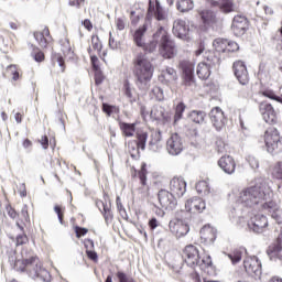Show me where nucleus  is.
Segmentation results:
<instances>
[{
    "instance_id": "1",
    "label": "nucleus",
    "mask_w": 282,
    "mask_h": 282,
    "mask_svg": "<svg viewBox=\"0 0 282 282\" xmlns=\"http://www.w3.org/2000/svg\"><path fill=\"white\" fill-rule=\"evenodd\" d=\"M159 43V54L162 58H175L177 56V46L175 45V41H173L169 36V32L164 30V28H159L156 32L153 34V41L148 45L143 46L145 52H155Z\"/></svg>"
},
{
    "instance_id": "2",
    "label": "nucleus",
    "mask_w": 282,
    "mask_h": 282,
    "mask_svg": "<svg viewBox=\"0 0 282 282\" xmlns=\"http://www.w3.org/2000/svg\"><path fill=\"white\" fill-rule=\"evenodd\" d=\"M272 195L273 193L270 186L265 184L256 185L240 192L237 203L246 206L247 208H252V206H257L259 204L263 207L265 202L272 199Z\"/></svg>"
},
{
    "instance_id": "3",
    "label": "nucleus",
    "mask_w": 282,
    "mask_h": 282,
    "mask_svg": "<svg viewBox=\"0 0 282 282\" xmlns=\"http://www.w3.org/2000/svg\"><path fill=\"white\" fill-rule=\"evenodd\" d=\"M183 259L189 268H199L207 274L213 272V259L210 256L199 254V249L193 245H188L184 248Z\"/></svg>"
},
{
    "instance_id": "4",
    "label": "nucleus",
    "mask_w": 282,
    "mask_h": 282,
    "mask_svg": "<svg viewBox=\"0 0 282 282\" xmlns=\"http://www.w3.org/2000/svg\"><path fill=\"white\" fill-rule=\"evenodd\" d=\"M264 143L269 153H281L282 137L275 128H269L264 132Z\"/></svg>"
},
{
    "instance_id": "5",
    "label": "nucleus",
    "mask_w": 282,
    "mask_h": 282,
    "mask_svg": "<svg viewBox=\"0 0 282 282\" xmlns=\"http://www.w3.org/2000/svg\"><path fill=\"white\" fill-rule=\"evenodd\" d=\"M189 215L191 214H188V212H181L182 218H175L170 221V231L172 232V235H175L177 239L186 237V235H188L191 228L188 227V224L184 221V219H186V217H188Z\"/></svg>"
},
{
    "instance_id": "6",
    "label": "nucleus",
    "mask_w": 282,
    "mask_h": 282,
    "mask_svg": "<svg viewBox=\"0 0 282 282\" xmlns=\"http://www.w3.org/2000/svg\"><path fill=\"white\" fill-rule=\"evenodd\" d=\"M130 72L138 83H142V50L140 48L132 50Z\"/></svg>"
},
{
    "instance_id": "7",
    "label": "nucleus",
    "mask_w": 282,
    "mask_h": 282,
    "mask_svg": "<svg viewBox=\"0 0 282 282\" xmlns=\"http://www.w3.org/2000/svg\"><path fill=\"white\" fill-rule=\"evenodd\" d=\"M172 32L176 39H181V41H186L187 43L193 41V35H191V29L186 21L182 19H177L173 23Z\"/></svg>"
},
{
    "instance_id": "8",
    "label": "nucleus",
    "mask_w": 282,
    "mask_h": 282,
    "mask_svg": "<svg viewBox=\"0 0 282 282\" xmlns=\"http://www.w3.org/2000/svg\"><path fill=\"white\" fill-rule=\"evenodd\" d=\"M180 68L183 72V85H185V87H195V63L182 61Z\"/></svg>"
},
{
    "instance_id": "9",
    "label": "nucleus",
    "mask_w": 282,
    "mask_h": 282,
    "mask_svg": "<svg viewBox=\"0 0 282 282\" xmlns=\"http://www.w3.org/2000/svg\"><path fill=\"white\" fill-rule=\"evenodd\" d=\"M217 65H219V57L214 56L210 58V56H208L206 62L199 63L197 66L196 74L198 78L202 80L210 78V69L217 67Z\"/></svg>"
},
{
    "instance_id": "10",
    "label": "nucleus",
    "mask_w": 282,
    "mask_h": 282,
    "mask_svg": "<svg viewBox=\"0 0 282 282\" xmlns=\"http://www.w3.org/2000/svg\"><path fill=\"white\" fill-rule=\"evenodd\" d=\"M243 268L247 274L251 276H256V279H261L262 270H261V262L257 257H247L243 260Z\"/></svg>"
},
{
    "instance_id": "11",
    "label": "nucleus",
    "mask_w": 282,
    "mask_h": 282,
    "mask_svg": "<svg viewBox=\"0 0 282 282\" xmlns=\"http://www.w3.org/2000/svg\"><path fill=\"white\" fill-rule=\"evenodd\" d=\"M259 111L268 124H274L276 122V110L274 106L268 101H261L259 104Z\"/></svg>"
},
{
    "instance_id": "12",
    "label": "nucleus",
    "mask_w": 282,
    "mask_h": 282,
    "mask_svg": "<svg viewBox=\"0 0 282 282\" xmlns=\"http://www.w3.org/2000/svg\"><path fill=\"white\" fill-rule=\"evenodd\" d=\"M166 150L170 155H180V153L184 151V142L182 141V137L177 133L171 134L166 141Z\"/></svg>"
},
{
    "instance_id": "13",
    "label": "nucleus",
    "mask_w": 282,
    "mask_h": 282,
    "mask_svg": "<svg viewBox=\"0 0 282 282\" xmlns=\"http://www.w3.org/2000/svg\"><path fill=\"white\" fill-rule=\"evenodd\" d=\"M33 36L42 50H47L54 43V37H52V33H50V28L47 26H44L42 31H35Z\"/></svg>"
},
{
    "instance_id": "14",
    "label": "nucleus",
    "mask_w": 282,
    "mask_h": 282,
    "mask_svg": "<svg viewBox=\"0 0 282 282\" xmlns=\"http://www.w3.org/2000/svg\"><path fill=\"white\" fill-rule=\"evenodd\" d=\"M209 118L216 131H221V129L226 127V116L224 115V110H221V108H213L209 112Z\"/></svg>"
},
{
    "instance_id": "15",
    "label": "nucleus",
    "mask_w": 282,
    "mask_h": 282,
    "mask_svg": "<svg viewBox=\"0 0 282 282\" xmlns=\"http://www.w3.org/2000/svg\"><path fill=\"white\" fill-rule=\"evenodd\" d=\"M248 228L253 232H264L265 228H268V217L262 214L253 216L248 223Z\"/></svg>"
},
{
    "instance_id": "16",
    "label": "nucleus",
    "mask_w": 282,
    "mask_h": 282,
    "mask_svg": "<svg viewBox=\"0 0 282 282\" xmlns=\"http://www.w3.org/2000/svg\"><path fill=\"white\" fill-rule=\"evenodd\" d=\"M159 202L162 208L166 210H173L177 206V199H175V195L169 191L161 189L159 192Z\"/></svg>"
},
{
    "instance_id": "17",
    "label": "nucleus",
    "mask_w": 282,
    "mask_h": 282,
    "mask_svg": "<svg viewBox=\"0 0 282 282\" xmlns=\"http://www.w3.org/2000/svg\"><path fill=\"white\" fill-rule=\"evenodd\" d=\"M234 74L240 85H248L250 83V77L248 75V68L242 61H237L234 63Z\"/></svg>"
},
{
    "instance_id": "18",
    "label": "nucleus",
    "mask_w": 282,
    "mask_h": 282,
    "mask_svg": "<svg viewBox=\"0 0 282 282\" xmlns=\"http://www.w3.org/2000/svg\"><path fill=\"white\" fill-rule=\"evenodd\" d=\"M272 199V198H271ZM267 200L262 204L263 210H268L276 224H282V208L274 200Z\"/></svg>"
},
{
    "instance_id": "19",
    "label": "nucleus",
    "mask_w": 282,
    "mask_h": 282,
    "mask_svg": "<svg viewBox=\"0 0 282 282\" xmlns=\"http://www.w3.org/2000/svg\"><path fill=\"white\" fill-rule=\"evenodd\" d=\"M151 17H155L158 21H164L166 19V13L158 0H150L149 2L148 19H151Z\"/></svg>"
},
{
    "instance_id": "20",
    "label": "nucleus",
    "mask_w": 282,
    "mask_h": 282,
    "mask_svg": "<svg viewBox=\"0 0 282 282\" xmlns=\"http://www.w3.org/2000/svg\"><path fill=\"white\" fill-rule=\"evenodd\" d=\"M231 30L236 36H243L248 30V19L243 15H236L234 18Z\"/></svg>"
},
{
    "instance_id": "21",
    "label": "nucleus",
    "mask_w": 282,
    "mask_h": 282,
    "mask_svg": "<svg viewBox=\"0 0 282 282\" xmlns=\"http://www.w3.org/2000/svg\"><path fill=\"white\" fill-rule=\"evenodd\" d=\"M170 191L176 197H183L186 193V181L183 177H173L170 181Z\"/></svg>"
},
{
    "instance_id": "22",
    "label": "nucleus",
    "mask_w": 282,
    "mask_h": 282,
    "mask_svg": "<svg viewBox=\"0 0 282 282\" xmlns=\"http://www.w3.org/2000/svg\"><path fill=\"white\" fill-rule=\"evenodd\" d=\"M218 166L227 175H232L235 173V169H237V162H235V159L232 156L225 155L218 160Z\"/></svg>"
},
{
    "instance_id": "23",
    "label": "nucleus",
    "mask_w": 282,
    "mask_h": 282,
    "mask_svg": "<svg viewBox=\"0 0 282 282\" xmlns=\"http://www.w3.org/2000/svg\"><path fill=\"white\" fill-rule=\"evenodd\" d=\"M188 213H204L206 210V202L199 197H194L185 203Z\"/></svg>"
},
{
    "instance_id": "24",
    "label": "nucleus",
    "mask_w": 282,
    "mask_h": 282,
    "mask_svg": "<svg viewBox=\"0 0 282 282\" xmlns=\"http://www.w3.org/2000/svg\"><path fill=\"white\" fill-rule=\"evenodd\" d=\"M96 206L99 208L107 226L113 221V212L111 210V204H107L102 200H97Z\"/></svg>"
},
{
    "instance_id": "25",
    "label": "nucleus",
    "mask_w": 282,
    "mask_h": 282,
    "mask_svg": "<svg viewBox=\"0 0 282 282\" xmlns=\"http://www.w3.org/2000/svg\"><path fill=\"white\" fill-rule=\"evenodd\" d=\"M159 78L164 85H173V83L177 82V70L173 67H166L162 70Z\"/></svg>"
},
{
    "instance_id": "26",
    "label": "nucleus",
    "mask_w": 282,
    "mask_h": 282,
    "mask_svg": "<svg viewBox=\"0 0 282 282\" xmlns=\"http://www.w3.org/2000/svg\"><path fill=\"white\" fill-rule=\"evenodd\" d=\"M15 225L23 232L25 227L30 226V213L28 212V205H23L20 214H18Z\"/></svg>"
},
{
    "instance_id": "27",
    "label": "nucleus",
    "mask_w": 282,
    "mask_h": 282,
    "mask_svg": "<svg viewBox=\"0 0 282 282\" xmlns=\"http://www.w3.org/2000/svg\"><path fill=\"white\" fill-rule=\"evenodd\" d=\"M200 239L204 243H213L217 239V229L210 226H205L200 229Z\"/></svg>"
},
{
    "instance_id": "28",
    "label": "nucleus",
    "mask_w": 282,
    "mask_h": 282,
    "mask_svg": "<svg viewBox=\"0 0 282 282\" xmlns=\"http://www.w3.org/2000/svg\"><path fill=\"white\" fill-rule=\"evenodd\" d=\"M198 14L204 25H214V23H217V15L213 10L203 9L198 11Z\"/></svg>"
},
{
    "instance_id": "29",
    "label": "nucleus",
    "mask_w": 282,
    "mask_h": 282,
    "mask_svg": "<svg viewBox=\"0 0 282 282\" xmlns=\"http://www.w3.org/2000/svg\"><path fill=\"white\" fill-rule=\"evenodd\" d=\"M160 142H162V132L160 130H153L150 135V147L152 151L160 149Z\"/></svg>"
},
{
    "instance_id": "30",
    "label": "nucleus",
    "mask_w": 282,
    "mask_h": 282,
    "mask_svg": "<svg viewBox=\"0 0 282 282\" xmlns=\"http://www.w3.org/2000/svg\"><path fill=\"white\" fill-rule=\"evenodd\" d=\"M119 129H121L122 134L126 138H132L133 133H135V123H127V122H119Z\"/></svg>"
},
{
    "instance_id": "31",
    "label": "nucleus",
    "mask_w": 282,
    "mask_h": 282,
    "mask_svg": "<svg viewBox=\"0 0 282 282\" xmlns=\"http://www.w3.org/2000/svg\"><path fill=\"white\" fill-rule=\"evenodd\" d=\"M151 118L154 120H166L169 121V117L164 112V107L162 106H154L150 112Z\"/></svg>"
},
{
    "instance_id": "32",
    "label": "nucleus",
    "mask_w": 282,
    "mask_h": 282,
    "mask_svg": "<svg viewBox=\"0 0 282 282\" xmlns=\"http://www.w3.org/2000/svg\"><path fill=\"white\" fill-rule=\"evenodd\" d=\"M176 8L180 12H189L195 8V0H178Z\"/></svg>"
},
{
    "instance_id": "33",
    "label": "nucleus",
    "mask_w": 282,
    "mask_h": 282,
    "mask_svg": "<svg viewBox=\"0 0 282 282\" xmlns=\"http://www.w3.org/2000/svg\"><path fill=\"white\" fill-rule=\"evenodd\" d=\"M267 254L270 259H280L282 261V247L280 245L271 246L268 248Z\"/></svg>"
},
{
    "instance_id": "34",
    "label": "nucleus",
    "mask_w": 282,
    "mask_h": 282,
    "mask_svg": "<svg viewBox=\"0 0 282 282\" xmlns=\"http://www.w3.org/2000/svg\"><path fill=\"white\" fill-rule=\"evenodd\" d=\"M188 118L189 120H192V122H195L196 124H202L206 118V112L202 110H193L192 112H189Z\"/></svg>"
},
{
    "instance_id": "35",
    "label": "nucleus",
    "mask_w": 282,
    "mask_h": 282,
    "mask_svg": "<svg viewBox=\"0 0 282 282\" xmlns=\"http://www.w3.org/2000/svg\"><path fill=\"white\" fill-rule=\"evenodd\" d=\"M227 45H228V40H224L221 37L216 39L213 43L215 52H217L218 54H226Z\"/></svg>"
},
{
    "instance_id": "36",
    "label": "nucleus",
    "mask_w": 282,
    "mask_h": 282,
    "mask_svg": "<svg viewBox=\"0 0 282 282\" xmlns=\"http://www.w3.org/2000/svg\"><path fill=\"white\" fill-rule=\"evenodd\" d=\"M138 141L135 142L137 148L130 150L132 160H140V149H142V134H137Z\"/></svg>"
},
{
    "instance_id": "37",
    "label": "nucleus",
    "mask_w": 282,
    "mask_h": 282,
    "mask_svg": "<svg viewBox=\"0 0 282 282\" xmlns=\"http://www.w3.org/2000/svg\"><path fill=\"white\" fill-rule=\"evenodd\" d=\"M228 259H230L232 265H237L243 258V251L236 249L227 254Z\"/></svg>"
},
{
    "instance_id": "38",
    "label": "nucleus",
    "mask_w": 282,
    "mask_h": 282,
    "mask_svg": "<svg viewBox=\"0 0 282 282\" xmlns=\"http://www.w3.org/2000/svg\"><path fill=\"white\" fill-rule=\"evenodd\" d=\"M7 72H9L12 80H19L21 78V68L17 64H11L7 67Z\"/></svg>"
},
{
    "instance_id": "39",
    "label": "nucleus",
    "mask_w": 282,
    "mask_h": 282,
    "mask_svg": "<svg viewBox=\"0 0 282 282\" xmlns=\"http://www.w3.org/2000/svg\"><path fill=\"white\" fill-rule=\"evenodd\" d=\"M143 78L144 80H151L153 78V65L151 62H143Z\"/></svg>"
},
{
    "instance_id": "40",
    "label": "nucleus",
    "mask_w": 282,
    "mask_h": 282,
    "mask_svg": "<svg viewBox=\"0 0 282 282\" xmlns=\"http://www.w3.org/2000/svg\"><path fill=\"white\" fill-rule=\"evenodd\" d=\"M150 97L154 100H164V90L158 86H153L150 90Z\"/></svg>"
},
{
    "instance_id": "41",
    "label": "nucleus",
    "mask_w": 282,
    "mask_h": 282,
    "mask_svg": "<svg viewBox=\"0 0 282 282\" xmlns=\"http://www.w3.org/2000/svg\"><path fill=\"white\" fill-rule=\"evenodd\" d=\"M184 111H186V105H184V102L177 104L175 108V115H174V124H177V122L182 120V116Z\"/></svg>"
},
{
    "instance_id": "42",
    "label": "nucleus",
    "mask_w": 282,
    "mask_h": 282,
    "mask_svg": "<svg viewBox=\"0 0 282 282\" xmlns=\"http://www.w3.org/2000/svg\"><path fill=\"white\" fill-rule=\"evenodd\" d=\"M87 52L89 54L94 72L100 70V61L98 59V56L94 55V51L91 50V47H88Z\"/></svg>"
},
{
    "instance_id": "43",
    "label": "nucleus",
    "mask_w": 282,
    "mask_h": 282,
    "mask_svg": "<svg viewBox=\"0 0 282 282\" xmlns=\"http://www.w3.org/2000/svg\"><path fill=\"white\" fill-rule=\"evenodd\" d=\"M196 191L199 195H208V193H210V187L208 186V182L200 181L196 183Z\"/></svg>"
},
{
    "instance_id": "44",
    "label": "nucleus",
    "mask_w": 282,
    "mask_h": 282,
    "mask_svg": "<svg viewBox=\"0 0 282 282\" xmlns=\"http://www.w3.org/2000/svg\"><path fill=\"white\" fill-rule=\"evenodd\" d=\"M220 10L224 12H235V3H232V0H220Z\"/></svg>"
},
{
    "instance_id": "45",
    "label": "nucleus",
    "mask_w": 282,
    "mask_h": 282,
    "mask_svg": "<svg viewBox=\"0 0 282 282\" xmlns=\"http://www.w3.org/2000/svg\"><path fill=\"white\" fill-rule=\"evenodd\" d=\"M91 45H93V50H95L98 54L102 52V42L100 41V37L98 36V34L91 35Z\"/></svg>"
},
{
    "instance_id": "46",
    "label": "nucleus",
    "mask_w": 282,
    "mask_h": 282,
    "mask_svg": "<svg viewBox=\"0 0 282 282\" xmlns=\"http://www.w3.org/2000/svg\"><path fill=\"white\" fill-rule=\"evenodd\" d=\"M52 61L53 63H58L61 69H62V73H65V58L63 57V55L61 53H54L52 55Z\"/></svg>"
},
{
    "instance_id": "47",
    "label": "nucleus",
    "mask_w": 282,
    "mask_h": 282,
    "mask_svg": "<svg viewBox=\"0 0 282 282\" xmlns=\"http://www.w3.org/2000/svg\"><path fill=\"white\" fill-rule=\"evenodd\" d=\"M32 58L36 62V63H43V61H45V53H43V51H41V48L35 47L33 50L32 53Z\"/></svg>"
},
{
    "instance_id": "48",
    "label": "nucleus",
    "mask_w": 282,
    "mask_h": 282,
    "mask_svg": "<svg viewBox=\"0 0 282 282\" xmlns=\"http://www.w3.org/2000/svg\"><path fill=\"white\" fill-rule=\"evenodd\" d=\"M108 45L110 50H120V47H122V43H120V41H117L116 37H113V34H111V32L109 33Z\"/></svg>"
},
{
    "instance_id": "49",
    "label": "nucleus",
    "mask_w": 282,
    "mask_h": 282,
    "mask_svg": "<svg viewBox=\"0 0 282 282\" xmlns=\"http://www.w3.org/2000/svg\"><path fill=\"white\" fill-rule=\"evenodd\" d=\"M54 212L56 213L59 224H64L65 219V207L63 205H55L54 206Z\"/></svg>"
},
{
    "instance_id": "50",
    "label": "nucleus",
    "mask_w": 282,
    "mask_h": 282,
    "mask_svg": "<svg viewBox=\"0 0 282 282\" xmlns=\"http://www.w3.org/2000/svg\"><path fill=\"white\" fill-rule=\"evenodd\" d=\"M115 25L119 32H122V30L127 28V18L126 17L116 18Z\"/></svg>"
},
{
    "instance_id": "51",
    "label": "nucleus",
    "mask_w": 282,
    "mask_h": 282,
    "mask_svg": "<svg viewBox=\"0 0 282 282\" xmlns=\"http://www.w3.org/2000/svg\"><path fill=\"white\" fill-rule=\"evenodd\" d=\"M132 36L137 47H142V28L135 30Z\"/></svg>"
},
{
    "instance_id": "52",
    "label": "nucleus",
    "mask_w": 282,
    "mask_h": 282,
    "mask_svg": "<svg viewBox=\"0 0 282 282\" xmlns=\"http://www.w3.org/2000/svg\"><path fill=\"white\" fill-rule=\"evenodd\" d=\"M116 204H117V209L119 215H121L122 219H127V209H124V206L122 205V200L120 199V196H117Z\"/></svg>"
},
{
    "instance_id": "53",
    "label": "nucleus",
    "mask_w": 282,
    "mask_h": 282,
    "mask_svg": "<svg viewBox=\"0 0 282 282\" xmlns=\"http://www.w3.org/2000/svg\"><path fill=\"white\" fill-rule=\"evenodd\" d=\"M272 175L275 177V180H282V162H278L274 165Z\"/></svg>"
},
{
    "instance_id": "54",
    "label": "nucleus",
    "mask_w": 282,
    "mask_h": 282,
    "mask_svg": "<svg viewBox=\"0 0 282 282\" xmlns=\"http://www.w3.org/2000/svg\"><path fill=\"white\" fill-rule=\"evenodd\" d=\"M74 230H75V235H76L77 239H80V237H85V235H87V232H89V229H87L85 227H80V226H75Z\"/></svg>"
},
{
    "instance_id": "55",
    "label": "nucleus",
    "mask_w": 282,
    "mask_h": 282,
    "mask_svg": "<svg viewBox=\"0 0 282 282\" xmlns=\"http://www.w3.org/2000/svg\"><path fill=\"white\" fill-rule=\"evenodd\" d=\"M24 268H30V265H37L39 264V257H31L29 259L22 260Z\"/></svg>"
},
{
    "instance_id": "56",
    "label": "nucleus",
    "mask_w": 282,
    "mask_h": 282,
    "mask_svg": "<svg viewBox=\"0 0 282 282\" xmlns=\"http://www.w3.org/2000/svg\"><path fill=\"white\" fill-rule=\"evenodd\" d=\"M117 279L119 282H135V280H133V278L127 275V273L124 272H117Z\"/></svg>"
},
{
    "instance_id": "57",
    "label": "nucleus",
    "mask_w": 282,
    "mask_h": 282,
    "mask_svg": "<svg viewBox=\"0 0 282 282\" xmlns=\"http://www.w3.org/2000/svg\"><path fill=\"white\" fill-rule=\"evenodd\" d=\"M105 80V75L102 74V70H95V85H102Z\"/></svg>"
},
{
    "instance_id": "58",
    "label": "nucleus",
    "mask_w": 282,
    "mask_h": 282,
    "mask_svg": "<svg viewBox=\"0 0 282 282\" xmlns=\"http://www.w3.org/2000/svg\"><path fill=\"white\" fill-rule=\"evenodd\" d=\"M86 256L90 261H94V263H98V253L94 251V249L86 250Z\"/></svg>"
},
{
    "instance_id": "59",
    "label": "nucleus",
    "mask_w": 282,
    "mask_h": 282,
    "mask_svg": "<svg viewBox=\"0 0 282 282\" xmlns=\"http://www.w3.org/2000/svg\"><path fill=\"white\" fill-rule=\"evenodd\" d=\"M239 51V44L237 42L227 41L226 52H237Z\"/></svg>"
},
{
    "instance_id": "60",
    "label": "nucleus",
    "mask_w": 282,
    "mask_h": 282,
    "mask_svg": "<svg viewBox=\"0 0 282 282\" xmlns=\"http://www.w3.org/2000/svg\"><path fill=\"white\" fill-rule=\"evenodd\" d=\"M7 213L11 219H17V217H19V213L13 208L12 205L7 206Z\"/></svg>"
},
{
    "instance_id": "61",
    "label": "nucleus",
    "mask_w": 282,
    "mask_h": 282,
    "mask_svg": "<svg viewBox=\"0 0 282 282\" xmlns=\"http://www.w3.org/2000/svg\"><path fill=\"white\" fill-rule=\"evenodd\" d=\"M216 150L218 151V153H226V143L224 142V140L218 139L216 141Z\"/></svg>"
},
{
    "instance_id": "62",
    "label": "nucleus",
    "mask_w": 282,
    "mask_h": 282,
    "mask_svg": "<svg viewBox=\"0 0 282 282\" xmlns=\"http://www.w3.org/2000/svg\"><path fill=\"white\" fill-rule=\"evenodd\" d=\"M131 25H138L140 23V14H137L135 11H131L130 13Z\"/></svg>"
},
{
    "instance_id": "63",
    "label": "nucleus",
    "mask_w": 282,
    "mask_h": 282,
    "mask_svg": "<svg viewBox=\"0 0 282 282\" xmlns=\"http://www.w3.org/2000/svg\"><path fill=\"white\" fill-rule=\"evenodd\" d=\"M28 241H29L28 236L25 234H22V235L17 237L15 245L17 246H24V243H28Z\"/></svg>"
},
{
    "instance_id": "64",
    "label": "nucleus",
    "mask_w": 282,
    "mask_h": 282,
    "mask_svg": "<svg viewBox=\"0 0 282 282\" xmlns=\"http://www.w3.org/2000/svg\"><path fill=\"white\" fill-rule=\"evenodd\" d=\"M115 106H110L108 104H102V111L107 113V116H111L113 113Z\"/></svg>"
}]
</instances>
